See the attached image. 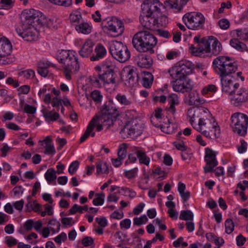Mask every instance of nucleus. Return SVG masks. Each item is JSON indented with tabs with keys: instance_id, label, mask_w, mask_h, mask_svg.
Here are the masks:
<instances>
[{
	"instance_id": "obj_3",
	"label": "nucleus",
	"mask_w": 248,
	"mask_h": 248,
	"mask_svg": "<svg viewBox=\"0 0 248 248\" xmlns=\"http://www.w3.org/2000/svg\"><path fill=\"white\" fill-rule=\"evenodd\" d=\"M118 115L117 108L112 101H109L102 106L100 111L96 115L100 117V120L105 124L112 125L114 122H119V120H116Z\"/></svg>"
},
{
	"instance_id": "obj_52",
	"label": "nucleus",
	"mask_w": 248,
	"mask_h": 248,
	"mask_svg": "<svg viewBox=\"0 0 248 248\" xmlns=\"http://www.w3.org/2000/svg\"><path fill=\"white\" fill-rule=\"evenodd\" d=\"M91 97L96 103H100L103 98L100 91L98 90H94L91 93Z\"/></svg>"
},
{
	"instance_id": "obj_2",
	"label": "nucleus",
	"mask_w": 248,
	"mask_h": 248,
	"mask_svg": "<svg viewBox=\"0 0 248 248\" xmlns=\"http://www.w3.org/2000/svg\"><path fill=\"white\" fill-rule=\"evenodd\" d=\"M213 67L220 77L233 75L238 69L237 63L232 58L220 56L213 62Z\"/></svg>"
},
{
	"instance_id": "obj_35",
	"label": "nucleus",
	"mask_w": 248,
	"mask_h": 248,
	"mask_svg": "<svg viewBox=\"0 0 248 248\" xmlns=\"http://www.w3.org/2000/svg\"><path fill=\"white\" fill-rule=\"evenodd\" d=\"M115 65L110 62H106L100 66L95 67L96 70L103 72V73L114 72Z\"/></svg>"
},
{
	"instance_id": "obj_13",
	"label": "nucleus",
	"mask_w": 248,
	"mask_h": 248,
	"mask_svg": "<svg viewBox=\"0 0 248 248\" xmlns=\"http://www.w3.org/2000/svg\"><path fill=\"white\" fill-rule=\"evenodd\" d=\"M100 117L95 115L90 122L88 124L87 129L81 137L80 139V142H84L91 135L92 137L95 135V132L93 131L95 127H96V130L100 131L103 129V126H107V128L109 127L111 125H108L105 124V123L100 120Z\"/></svg>"
},
{
	"instance_id": "obj_60",
	"label": "nucleus",
	"mask_w": 248,
	"mask_h": 248,
	"mask_svg": "<svg viewBox=\"0 0 248 248\" xmlns=\"http://www.w3.org/2000/svg\"><path fill=\"white\" fill-rule=\"evenodd\" d=\"M218 25L222 30H227L229 28L230 24L228 19L222 18L218 21Z\"/></svg>"
},
{
	"instance_id": "obj_54",
	"label": "nucleus",
	"mask_w": 248,
	"mask_h": 248,
	"mask_svg": "<svg viewBox=\"0 0 248 248\" xmlns=\"http://www.w3.org/2000/svg\"><path fill=\"white\" fill-rule=\"evenodd\" d=\"M226 232L230 234L234 230V223L231 219H227L225 222Z\"/></svg>"
},
{
	"instance_id": "obj_8",
	"label": "nucleus",
	"mask_w": 248,
	"mask_h": 248,
	"mask_svg": "<svg viewBox=\"0 0 248 248\" xmlns=\"http://www.w3.org/2000/svg\"><path fill=\"white\" fill-rule=\"evenodd\" d=\"M182 19L187 28L192 30L203 29L205 21V18L202 14L195 12L186 13Z\"/></svg>"
},
{
	"instance_id": "obj_24",
	"label": "nucleus",
	"mask_w": 248,
	"mask_h": 248,
	"mask_svg": "<svg viewBox=\"0 0 248 248\" xmlns=\"http://www.w3.org/2000/svg\"><path fill=\"white\" fill-rule=\"evenodd\" d=\"M135 61L137 65L141 68H149L153 64L152 58L148 55L144 54H138L135 59Z\"/></svg>"
},
{
	"instance_id": "obj_12",
	"label": "nucleus",
	"mask_w": 248,
	"mask_h": 248,
	"mask_svg": "<svg viewBox=\"0 0 248 248\" xmlns=\"http://www.w3.org/2000/svg\"><path fill=\"white\" fill-rule=\"evenodd\" d=\"M222 92L229 96L240 87V84L236 81V76H226L220 77Z\"/></svg>"
},
{
	"instance_id": "obj_37",
	"label": "nucleus",
	"mask_w": 248,
	"mask_h": 248,
	"mask_svg": "<svg viewBox=\"0 0 248 248\" xmlns=\"http://www.w3.org/2000/svg\"><path fill=\"white\" fill-rule=\"evenodd\" d=\"M73 53L70 52L69 51L62 50L61 52L57 56V59L58 61L63 64V66L65 65L67 62H69V59L71 55Z\"/></svg>"
},
{
	"instance_id": "obj_42",
	"label": "nucleus",
	"mask_w": 248,
	"mask_h": 248,
	"mask_svg": "<svg viewBox=\"0 0 248 248\" xmlns=\"http://www.w3.org/2000/svg\"><path fill=\"white\" fill-rule=\"evenodd\" d=\"M44 116L47 122L55 121L59 119L60 115L57 112L47 110L44 112Z\"/></svg>"
},
{
	"instance_id": "obj_17",
	"label": "nucleus",
	"mask_w": 248,
	"mask_h": 248,
	"mask_svg": "<svg viewBox=\"0 0 248 248\" xmlns=\"http://www.w3.org/2000/svg\"><path fill=\"white\" fill-rule=\"evenodd\" d=\"M106 26L107 29L113 37H117L122 34L124 31L123 22L117 18L110 20Z\"/></svg>"
},
{
	"instance_id": "obj_43",
	"label": "nucleus",
	"mask_w": 248,
	"mask_h": 248,
	"mask_svg": "<svg viewBox=\"0 0 248 248\" xmlns=\"http://www.w3.org/2000/svg\"><path fill=\"white\" fill-rule=\"evenodd\" d=\"M88 209V205H87L81 206L77 204H75L69 210V212L71 215H74L78 212L81 214L83 213V210L87 211Z\"/></svg>"
},
{
	"instance_id": "obj_40",
	"label": "nucleus",
	"mask_w": 248,
	"mask_h": 248,
	"mask_svg": "<svg viewBox=\"0 0 248 248\" xmlns=\"http://www.w3.org/2000/svg\"><path fill=\"white\" fill-rule=\"evenodd\" d=\"M154 77L153 75L148 72L144 73V76L142 78V84L145 88H150L153 83Z\"/></svg>"
},
{
	"instance_id": "obj_58",
	"label": "nucleus",
	"mask_w": 248,
	"mask_h": 248,
	"mask_svg": "<svg viewBox=\"0 0 248 248\" xmlns=\"http://www.w3.org/2000/svg\"><path fill=\"white\" fill-rule=\"evenodd\" d=\"M148 221V218L145 215L140 216V217H135L134 218V224L136 225H140L146 223Z\"/></svg>"
},
{
	"instance_id": "obj_27",
	"label": "nucleus",
	"mask_w": 248,
	"mask_h": 248,
	"mask_svg": "<svg viewBox=\"0 0 248 248\" xmlns=\"http://www.w3.org/2000/svg\"><path fill=\"white\" fill-rule=\"evenodd\" d=\"M94 50V54L90 57L91 61H99L103 58L107 54L106 49L100 44H97Z\"/></svg>"
},
{
	"instance_id": "obj_31",
	"label": "nucleus",
	"mask_w": 248,
	"mask_h": 248,
	"mask_svg": "<svg viewBox=\"0 0 248 248\" xmlns=\"http://www.w3.org/2000/svg\"><path fill=\"white\" fill-rule=\"evenodd\" d=\"M189 0H169L164 2L167 6L180 11Z\"/></svg>"
},
{
	"instance_id": "obj_21",
	"label": "nucleus",
	"mask_w": 248,
	"mask_h": 248,
	"mask_svg": "<svg viewBox=\"0 0 248 248\" xmlns=\"http://www.w3.org/2000/svg\"><path fill=\"white\" fill-rule=\"evenodd\" d=\"M140 21L141 25L147 29L152 30L155 27V18L152 13L143 11L140 17Z\"/></svg>"
},
{
	"instance_id": "obj_16",
	"label": "nucleus",
	"mask_w": 248,
	"mask_h": 248,
	"mask_svg": "<svg viewBox=\"0 0 248 248\" xmlns=\"http://www.w3.org/2000/svg\"><path fill=\"white\" fill-rule=\"evenodd\" d=\"M209 110L205 108L201 107L195 109L194 108H189L187 113V118L191 125L194 128L195 124H197V121L201 120L206 114V111Z\"/></svg>"
},
{
	"instance_id": "obj_28",
	"label": "nucleus",
	"mask_w": 248,
	"mask_h": 248,
	"mask_svg": "<svg viewBox=\"0 0 248 248\" xmlns=\"http://www.w3.org/2000/svg\"><path fill=\"white\" fill-rule=\"evenodd\" d=\"M126 72L127 80L128 81L129 86H134L138 81V76L137 73L136 68H127L124 70Z\"/></svg>"
},
{
	"instance_id": "obj_44",
	"label": "nucleus",
	"mask_w": 248,
	"mask_h": 248,
	"mask_svg": "<svg viewBox=\"0 0 248 248\" xmlns=\"http://www.w3.org/2000/svg\"><path fill=\"white\" fill-rule=\"evenodd\" d=\"M48 225L50 226L49 227L50 228L51 232L53 233L59 232L60 229V223L56 219L50 220L48 222Z\"/></svg>"
},
{
	"instance_id": "obj_48",
	"label": "nucleus",
	"mask_w": 248,
	"mask_h": 248,
	"mask_svg": "<svg viewBox=\"0 0 248 248\" xmlns=\"http://www.w3.org/2000/svg\"><path fill=\"white\" fill-rule=\"evenodd\" d=\"M116 99L122 105L126 106L131 104L130 99L127 98L125 95L118 94L116 96Z\"/></svg>"
},
{
	"instance_id": "obj_23",
	"label": "nucleus",
	"mask_w": 248,
	"mask_h": 248,
	"mask_svg": "<svg viewBox=\"0 0 248 248\" xmlns=\"http://www.w3.org/2000/svg\"><path fill=\"white\" fill-rule=\"evenodd\" d=\"M12 46L9 40L5 37H0V58H4L10 55Z\"/></svg>"
},
{
	"instance_id": "obj_6",
	"label": "nucleus",
	"mask_w": 248,
	"mask_h": 248,
	"mask_svg": "<svg viewBox=\"0 0 248 248\" xmlns=\"http://www.w3.org/2000/svg\"><path fill=\"white\" fill-rule=\"evenodd\" d=\"M231 126L232 131L240 136H244L247 133L248 116L241 112L233 114L231 117Z\"/></svg>"
},
{
	"instance_id": "obj_33",
	"label": "nucleus",
	"mask_w": 248,
	"mask_h": 248,
	"mask_svg": "<svg viewBox=\"0 0 248 248\" xmlns=\"http://www.w3.org/2000/svg\"><path fill=\"white\" fill-rule=\"evenodd\" d=\"M168 101L170 104V106L168 108V111L173 114L175 113L176 111L175 106L178 105L179 104V100L178 95L175 93L169 95L168 97Z\"/></svg>"
},
{
	"instance_id": "obj_46",
	"label": "nucleus",
	"mask_w": 248,
	"mask_h": 248,
	"mask_svg": "<svg viewBox=\"0 0 248 248\" xmlns=\"http://www.w3.org/2000/svg\"><path fill=\"white\" fill-rule=\"evenodd\" d=\"M193 217V214L190 210H183L181 212L179 218L184 220L192 221Z\"/></svg>"
},
{
	"instance_id": "obj_49",
	"label": "nucleus",
	"mask_w": 248,
	"mask_h": 248,
	"mask_svg": "<svg viewBox=\"0 0 248 248\" xmlns=\"http://www.w3.org/2000/svg\"><path fill=\"white\" fill-rule=\"evenodd\" d=\"M155 26L157 27H165L168 23V18L165 15L161 16L155 18Z\"/></svg>"
},
{
	"instance_id": "obj_15",
	"label": "nucleus",
	"mask_w": 248,
	"mask_h": 248,
	"mask_svg": "<svg viewBox=\"0 0 248 248\" xmlns=\"http://www.w3.org/2000/svg\"><path fill=\"white\" fill-rule=\"evenodd\" d=\"M37 26L26 25H21V30L16 29L18 34L27 41L35 40L38 35L36 30Z\"/></svg>"
},
{
	"instance_id": "obj_36",
	"label": "nucleus",
	"mask_w": 248,
	"mask_h": 248,
	"mask_svg": "<svg viewBox=\"0 0 248 248\" xmlns=\"http://www.w3.org/2000/svg\"><path fill=\"white\" fill-rule=\"evenodd\" d=\"M135 154L139 160V162L140 164H143L145 165L148 166L150 162V158L146 155L145 152L141 150H136L135 151Z\"/></svg>"
},
{
	"instance_id": "obj_25",
	"label": "nucleus",
	"mask_w": 248,
	"mask_h": 248,
	"mask_svg": "<svg viewBox=\"0 0 248 248\" xmlns=\"http://www.w3.org/2000/svg\"><path fill=\"white\" fill-rule=\"evenodd\" d=\"M209 129H207L206 133L204 136L210 139L218 138L220 135V129L215 118L210 124Z\"/></svg>"
},
{
	"instance_id": "obj_53",
	"label": "nucleus",
	"mask_w": 248,
	"mask_h": 248,
	"mask_svg": "<svg viewBox=\"0 0 248 248\" xmlns=\"http://www.w3.org/2000/svg\"><path fill=\"white\" fill-rule=\"evenodd\" d=\"M19 75L26 79H30L33 78L35 76V72L31 69H28L20 72L19 73Z\"/></svg>"
},
{
	"instance_id": "obj_20",
	"label": "nucleus",
	"mask_w": 248,
	"mask_h": 248,
	"mask_svg": "<svg viewBox=\"0 0 248 248\" xmlns=\"http://www.w3.org/2000/svg\"><path fill=\"white\" fill-rule=\"evenodd\" d=\"M172 82V87L174 91L182 93L189 92L192 90L193 86L190 79H174Z\"/></svg>"
},
{
	"instance_id": "obj_10",
	"label": "nucleus",
	"mask_w": 248,
	"mask_h": 248,
	"mask_svg": "<svg viewBox=\"0 0 248 248\" xmlns=\"http://www.w3.org/2000/svg\"><path fill=\"white\" fill-rule=\"evenodd\" d=\"M229 100L233 106L241 107L248 102V89L243 87L239 88L229 95Z\"/></svg>"
},
{
	"instance_id": "obj_9",
	"label": "nucleus",
	"mask_w": 248,
	"mask_h": 248,
	"mask_svg": "<svg viewBox=\"0 0 248 248\" xmlns=\"http://www.w3.org/2000/svg\"><path fill=\"white\" fill-rule=\"evenodd\" d=\"M116 78L117 75L115 72L102 73L98 77H91V81L93 85L97 87L103 85L107 89H109V86L114 89L117 85Z\"/></svg>"
},
{
	"instance_id": "obj_7",
	"label": "nucleus",
	"mask_w": 248,
	"mask_h": 248,
	"mask_svg": "<svg viewBox=\"0 0 248 248\" xmlns=\"http://www.w3.org/2000/svg\"><path fill=\"white\" fill-rule=\"evenodd\" d=\"M109 51L112 56L120 62H124L130 57L127 46L121 42L113 41L110 45Z\"/></svg>"
},
{
	"instance_id": "obj_50",
	"label": "nucleus",
	"mask_w": 248,
	"mask_h": 248,
	"mask_svg": "<svg viewBox=\"0 0 248 248\" xmlns=\"http://www.w3.org/2000/svg\"><path fill=\"white\" fill-rule=\"evenodd\" d=\"M96 198L93 201V203L95 206L101 205L104 202L105 194L104 193H97Z\"/></svg>"
},
{
	"instance_id": "obj_55",
	"label": "nucleus",
	"mask_w": 248,
	"mask_h": 248,
	"mask_svg": "<svg viewBox=\"0 0 248 248\" xmlns=\"http://www.w3.org/2000/svg\"><path fill=\"white\" fill-rule=\"evenodd\" d=\"M217 87L213 84L209 85L206 87H204L201 92L202 95H206L209 93L210 92L215 93L217 91Z\"/></svg>"
},
{
	"instance_id": "obj_30",
	"label": "nucleus",
	"mask_w": 248,
	"mask_h": 248,
	"mask_svg": "<svg viewBox=\"0 0 248 248\" xmlns=\"http://www.w3.org/2000/svg\"><path fill=\"white\" fill-rule=\"evenodd\" d=\"M159 3L157 0H147L146 2H144V11L148 13H152V15L154 16V13L159 10Z\"/></svg>"
},
{
	"instance_id": "obj_19",
	"label": "nucleus",
	"mask_w": 248,
	"mask_h": 248,
	"mask_svg": "<svg viewBox=\"0 0 248 248\" xmlns=\"http://www.w3.org/2000/svg\"><path fill=\"white\" fill-rule=\"evenodd\" d=\"M213 117L209 111H206V114L204 117L201 118V120L199 121L197 124L194 126V129L197 131L202 133V135H204L207 132V129H209L210 124L213 121Z\"/></svg>"
},
{
	"instance_id": "obj_39",
	"label": "nucleus",
	"mask_w": 248,
	"mask_h": 248,
	"mask_svg": "<svg viewBox=\"0 0 248 248\" xmlns=\"http://www.w3.org/2000/svg\"><path fill=\"white\" fill-rule=\"evenodd\" d=\"M76 29L78 32L86 34L91 32L92 26L87 22H83L77 26Z\"/></svg>"
},
{
	"instance_id": "obj_57",
	"label": "nucleus",
	"mask_w": 248,
	"mask_h": 248,
	"mask_svg": "<svg viewBox=\"0 0 248 248\" xmlns=\"http://www.w3.org/2000/svg\"><path fill=\"white\" fill-rule=\"evenodd\" d=\"M46 26L51 29H57L59 24L57 19L53 18L48 19L46 21Z\"/></svg>"
},
{
	"instance_id": "obj_63",
	"label": "nucleus",
	"mask_w": 248,
	"mask_h": 248,
	"mask_svg": "<svg viewBox=\"0 0 248 248\" xmlns=\"http://www.w3.org/2000/svg\"><path fill=\"white\" fill-rule=\"evenodd\" d=\"M232 7V3L230 1L227 2H222L221 6L218 10V13L219 14L223 13L224 12L225 9H230Z\"/></svg>"
},
{
	"instance_id": "obj_45",
	"label": "nucleus",
	"mask_w": 248,
	"mask_h": 248,
	"mask_svg": "<svg viewBox=\"0 0 248 248\" xmlns=\"http://www.w3.org/2000/svg\"><path fill=\"white\" fill-rule=\"evenodd\" d=\"M45 177L48 182H51L57 178L56 171L53 168L48 169L45 174Z\"/></svg>"
},
{
	"instance_id": "obj_51",
	"label": "nucleus",
	"mask_w": 248,
	"mask_h": 248,
	"mask_svg": "<svg viewBox=\"0 0 248 248\" xmlns=\"http://www.w3.org/2000/svg\"><path fill=\"white\" fill-rule=\"evenodd\" d=\"M126 156V144L123 143L119 146L118 157L124 160Z\"/></svg>"
},
{
	"instance_id": "obj_32",
	"label": "nucleus",
	"mask_w": 248,
	"mask_h": 248,
	"mask_svg": "<svg viewBox=\"0 0 248 248\" xmlns=\"http://www.w3.org/2000/svg\"><path fill=\"white\" fill-rule=\"evenodd\" d=\"M191 54L196 56L201 57L204 53H208L209 50V46H195L192 45L189 47Z\"/></svg>"
},
{
	"instance_id": "obj_14",
	"label": "nucleus",
	"mask_w": 248,
	"mask_h": 248,
	"mask_svg": "<svg viewBox=\"0 0 248 248\" xmlns=\"http://www.w3.org/2000/svg\"><path fill=\"white\" fill-rule=\"evenodd\" d=\"M41 13L35 10H25L22 14V24L38 26L42 24L40 15Z\"/></svg>"
},
{
	"instance_id": "obj_59",
	"label": "nucleus",
	"mask_w": 248,
	"mask_h": 248,
	"mask_svg": "<svg viewBox=\"0 0 248 248\" xmlns=\"http://www.w3.org/2000/svg\"><path fill=\"white\" fill-rule=\"evenodd\" d=\"M138 169L134 168L131 170H125L124 174L125 176L129 179L135 178L137 175Z\"/></svg>"
},
{
	"instance_id": "obj_61",
	"label": "nucleus",
	"mask_w": 248,
	"mask_h": 248,
	"mask_svg": "<svg viewBox=\"0 0 248 248\" xmlns=\"http://www.w3.org/2000/svg\"><path fill=\"white\" fill-rule=\"evenodd\" d=\"M81 18V15L79 12L72 13L70 15V20L73 23L78 22Z\"/></svg>"
},
{
	"instance_id": "obj_38",
	"label": "nucleus",
	"mask_w": 248,
	"mask_h": 248,
	"mask_svg": "<svg viewBox=\"0 0 248 248\" xmlns=\"http://www.w3.org/2000/svg\"><path fill=\"white\" fill-rule=\"evenodd\" d=\"M230 45L237 50L244 51L247 50V46L237 39H232L230 41Z\"/></svg>"
},
{
	"instance_id": "obj_56",
	"label": "nucleus",
	"mask_w": 248,
	"mask_h": 248,
	"mask_svg": "<svg viewBox=\"0 0 248 248\" xmlns=\"http://www.w3.org/2000/svg\"><path fill=\"white\" fill-rule=\"evenodd\" d=\"M194 41L195 43L197 44V46H208V39H207L205 38H200V35H197L194 37Z\"/></svg>"
},
{
	"instance_id": "obj_22",
	"label": "nucleus",
	"mask_w": 248,
	"mask_h": 248,
	"mask_svg": "<svg viewBox=\"0 0 248 248\" xmlns=\"http://www.w3.org/2000/svg\"><path fill=\"white\" fill-rule=\"evenodd\" d=\"M208 44L209 50L208 53L217 56L219 54L222 49L221 44L219 41L213 36H210L208 38Z\"/></svg>"
},
{
	"instance_id": "obj_11",
	"label": "nucleus",
	"mask_w": 248,
	"mask_h": 248,
	"mask_svg": "<svg viewBox=\"0 0 248 248\" xmlns=\"http://www.w3.org/2000/svg\"><path fill=\"white\" fill-rule=\"evenodd\" d=\"M222 92L229 96L240 87V84L236 81V76H226L220 77Z\"/></svg>"
},
{
	"instance_id": "obj_1",
	"label": "nucleus",
	"mask_w": 248,
	"mask_h": 248,
	"mask_svg": "<svg viewBox=\"0 0 248 248\" xmlns=\"http://www.w3.org/2000/svg\"><path fill=\"white\" fill-rule=\"evenodd\" d=\"M157 43V38L148 31H138L132 39L134 47L140 52L154 53V48Z\"/></svg>"
},
{
	"instance_id": "obj_29",
	"label": "nucleus",
	"mask_w": 248,
	"mask_h": 248,
	"mask_svg": "<svg viewBox=\"0 0 248 248\" xmlns=\"http://www.w3.org/2000/svg\"><path fill=\"white\" fill-rule=\"evenodd\" d=\"M68 59L69 62L64 66H63V67H65L72 72H77L79 69V62L77 57L73 54Z\"/></svg>"
},
{
	"instance_id": "obj_34",
	"label": "nucleus",
	"mask_w": 248,
	"mask_h": 248,
	"mask_svg": "<svg viewBox=\"0 0 248 248\" xmlns=\"http://www.w3.org/2000/svg\"><path fill=\"white\" fill-rule=\"evenodd\" d=\"M189 100L186 103L189 105H198L204 102V100L199 96L196 91H193L189 94Z\"/></svg>"
},
{
	"instance_id": "obj_64",
	"label": "nucleus",
	"mask_w": 248,
	"mask_h": 248,
	"mask_svg": "<svg viewBox=\"0 0 248 248\" xmlns=\"http://www.w3.org/2000/svg\"><path fill=\"white\" fill-rule=\"evenodd\" d=\"M45 151L44 153L46 155H53L55 153V149L53 144H47L45 146Z\"/></svg>"
},
{
	"instance_id": "obj_62",
	"label": "nucleus",
	"mask_w": 248,
	"mask_h": 248,
	"mask_svg": "<svg viewBox=\"0 0 248 248\" xmlns=\"http://www.w3.org/2000/svg\"><path fill=\"white\" fill-rule=\"evenodd\" d=\"M79 162L77 160L73 161L70 165L68 169V172L71 175L74 174L77 170L79 166Z\"/></svg>"
},
{
	"instance_id": "obj_4",
	"label": "nucleus",
	"mask_w": 248,
	"mask_h": 248,
	"mask_svg": "<svg viewBox=\"0 0 248 248\" xmlns=\"http://www.w3.org/2000/svg\"><path fill=\"white\" fill-rule=\"evenodd\" d=\"M194 68L192 62L184 60L179 61L169 70L170 76L173 79H186L187 76L192 73Z\"/></svg>"
},
{
	"instance_id": "obj_18",
	"label": "nucleus",
	"mask_w": 248,
	"mask_h": 248,
	"mask_svg": "<svg viewBox=\"0 0 248 248\" xmlns=\"http://www.w3.org/2000/svg\"><path fill=\"white\" fill-rule=\"evenodd\" d=\"M216 153L209 148L206 149L205 161L206 162V165L204 167V171L205 173L213 171L214 168L218 164V162L216 159Z\"/></svg>"
},
{
	"instance_id": "obj_26",
	"label": "nucleus",
	"mask_w": 248,
	"mask_h": 248,
	"mask_svg": "<svg viewBox=\"0 0 248 248\" xmlns=\"http://www.w3.org/2000/svg\"><path fill=\"white\" fill-rule=\"evenodd\" d=\"M94 46V44L91 40H87L78 51L80 56L83 58H88L93 51Z\"/></svg>"
},
{
	"instance_id": "obj_5",
	"label": "nucleus",
	"mask_w": 248,
	"mask_h": 248,
	"mask_svg": "<svg viewBox=\"0 0 248 248\" xmlns=\"http://www.w3.org/2000/svg\"><path fill=\"white\" fill-rule=\"evenodd\" d=\"M144 129L143 123L140 120L136 119L128 121L120 131L124 138L135 139L140 136Z\"/></svg>"
},
{
	"instance_id": "obj_47",
	"label": "nucleus",
	"mask_w": 248,
	"mask_h": 248,
	"mask_svg": "<svg viewBox=\"0 0 248 248\" xmlns=\"http://www.w3.org/2000/svg\"><path fill=\"white\" fill-rule=\"evenodd\" d=\"M161 112L162 109L160 108H157L155 110L154 116H153L151 118V121L152 123L155 126V127H160V128L162 129L163 126L162 124H155V119H159L161 118Z\"/></svg>"
},
{
	"instance_id": "obj_41",
	"label": "nucleus",
	"mask_w": 248,
	"mask_h": 248,
	"mask_svg": "<svg viewBox=\"0 0 248 248\" xmlns=\"http://www.w3.org/2000/svg\"><path fill=\"white\" fill-rule=\"evenodd\" d=\"M96 171L97 173H108V168L107 163L99 160L96 163Z\"/></svg>"
}]
</instances>
